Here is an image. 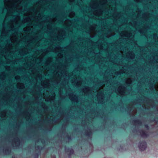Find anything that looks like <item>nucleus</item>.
Masks as SVG:
<instances>
[{
    "label": "nucleus",
    "instance_id": "09e8293b",
    "mask_svg": "<svg viewBox=\"0 0 158 158\" xmlns=\"http://www.w3.org/2000/svg\"><path fill=\"white\" fill-rule=\"evenodd\" d=\"M73 45V42H71L70 44L68 46H66L65 47V48H69L70 46H72Z\"/></svg>",
    "mask_w": 158,
    "mask_h": 158
},
{
    "label": "nucleus",
    "instance_id": "6e6552de",
    "mask_svg": "<svg viewBox=\"0 0 158 158\" xmlns=\"http://www.w3.org/2000/svg\"><path fill=\"white\" fill-rule=\"evenodd\" d=\"M29 51L27 48L24 47L20 49L19 54L21 56H24L29 53Z\"/></svg>",
    "mask_w": 158,
    "mask_h": 158
},
{
    "label": "nucleus",
    "instance_id": "338daca9",
    "mask_svg": "<svg viewBox=\"0 0 158 158\" xmlns=\"http://www.w3.org/2000/svg\"><path fill=\"white\" fill-rule=\"evenodd\" d=\"M135 2H142V0H134Z\"/></svg>",
    "mask_w": 158,
    "mask_h": 158
},
{
    "label": "nucleus",
    "instance_id": "37998d69",
    "mask_svg": "<svg viewBox=\"0 0 158 158\" xmlns=\"http://www.w3.org/2000/svg\"><path fill=\"white\" fill-rule=\"evenodd\" d=\"M138 31L142 35H144V31L143 29H140L138 30Z\"/></svg>",
    "mask_w": 158,
    "mask_h": 158
},
{
    "label": "nucleus",
    "instance_id": "79ce46f5",
    "mask_svg": "<svg viewBox=\"0 0 158 158\" xmlns=\"http://www.w3.org/2000/svg\"><path fill=\"white\" fill-rule=\"evenodd\" d=\"M86 135L87 136H90L92 135V133L91 131L89 130V131H87L85 133Z\"/></svg>",
    "mask_w": 158,
    "mask_h": 158
},
{
    "label": "nucleus",
    "instance_id": "a18cd8bd",
    "mask_svg": "<svg viewBox=\"0 0 158 158\" xmlns=\"http://www.w3.org/2000/svg\"><path fill=\"white\" fill-rule=\"evenodd\" d=\"M98 48L102 50H104V47L103 46L102 44V43L100 44H99L98 45Z\"/></svg>",
    "mask_w": 158,
    "mask_h": 158
},
{
    "label": "nucleus",
    "instance_id": "603ef678",
    "mask_svg": "<svg viewBox=\"0 0 158 158\" xmlns=\"http://www.w3.org/2000/svg\"><path fill=\"white\" fill-rule=\"evenodd\" d=\"M153 37L154 39L155 40H156L158 38V37L157 34H155L153 35Z\"/></svg>",
    "mask_w": 158,
    "mask_h": 158
},
{
    "label": "nucleus",
    "instance_id": "4be33fe9",
    "mask_svg": "<svg viewBox=\"0 0 158 158\" xmlns=\"http://www.w3.org/2000/svg\"><path fill=\"white\" fill-rule=\"evenodd\" d=\"M31 23H29L27 24V26L23 28V31H29L31 30Z\"/></svg>",
    "mask_w": 158,
    "mask_h": 158
},
{
    "label": "nucleus",
    "instance_id": "ddd939ff",
    "mask_svg": "<svg viewBox=\"0 0 158 158\" xmlns=\"http://www.w3.org/2000/svg\"><path fill=\"white\" fill-rule=\"evenodd\" d=\"M103 50L105 52H106L108 53L107 54V58L109 59L110 60V61L112 62L113 63H115V60H112L111 59V55L109 53V46H108L107 48H104V50ZM116 56L115 55L114 56V59H116Z\"/></svg>",
    "mask_w": 158,
    "mask_h": 158
},
{
    "label": "nucleus",
    "instance_id": "6ab92c4d",
    "mask_svg": "<svg viewBox=\"0 0 158 158\" xmlns=\"http://www.w3.org/2000/svg\"><path fill=\"white\" fill-rule=\"evenodd\" d=\"M105 35L106 37L109 38L111 36L114 35H115V33L114 32L112 31L111 29H109L108 32Z\"/></svg>",
    "mask_w": 158,
    "mask_h": 158
},
{
    "label": "nucleus",
    "instance_id": "c85d7f7f",
    "mask_svg": "<svg viewBox=\"0 0 158 158\" xmlns=\"http://www.w3.org/2000/svg\"><path fill=\"white\" fill-rule=\"evenodd\" d=\"M0 77L1 80H4L6 79V75L5 72H2L0 73Z\"/></svg>",
    "mask_w": 158,
    "mask_h": 158
},
{
    "label": "nucleus",
    "instance_id": "a211bd4d",
    "mask_svg": "<svg viewBox=\"0 0 158 158\" xmlns=\"http://www.w3.org/2000/svg\"><path fill=\"white\" fill-rule=\"evenodd\" d=\"M91 7L93 9H98V5L97 1H93L90 3Z\"/></svg>",
    "mask_w": 158,
    "mask_h": 158
},
{
    "label": "nucleus",
    "instance_id": "f257e3e1",
    "mask_svg": "<svg viewBox=\"0 0 158 158\" xmlns=\"http://www.w3.org/2000/svg\"><path fill=\"white\" fill-rule=\"evenodd\" d=\"M23 0H4L5 7L7 10V15L14 16L13 14L15 11L21 10L22 6L21 4Z\"/></svg>",
    "mask_w": 158,
    "mask_h": 158
},
{
    "label": "nucleus",
    "instance_id": "a19ab883",
    "mask_svg": "<svg viewBox=\"0 0 158 158\" xmlns=\"http://www.w3.org/2000/svg\"><path fill=\"white\" fill-rule=\"evenodd\" d=\"M75 13L74 11H72L69 14V17L70 18H72L75 16Z\"/></svg>",
    "mask_w": 158,
    "mask_h": 158
},
{
    "label": "nucleus",
    "instance_id": "8fccbe9b",
    "mask_svg": "<svg viewBox=\"0 0 158 158\" xmlns=\"http://www.w3.org/2000/svg\"><path fill=\"white\" fill-rule=\"evenodd\" d=\"M118 43L120 44H121L122 43V40L120 39H119L115 42V43L117 44Z\"/></svg>",
    "mask_w": 158,
    "mask_h": 158
},
{
    "label": "nucleus",
    "instance_id": "2f4dec72",
    "mask_svg": "<svg viewBox=\"0 0 158 158\" xmlns=\"http://www.w3.org/2000/svg\"><path fill=\"white\" fill-rule=\"evenodd\" d=\"M60 81V79H58L57 78H55L52 81V82L56 85H58Z\"/></svg>",
    "mask_w": 158,
    "mask_h": 158
},
{
    "label": "nucleus",
    "instance_id": "69168bd1",
    "mask_svg": "<svg viewBox=\"0 0 158 158\" xmlns=\"http://www.w3.org/2000/svg\"><path fill=\"white\" fill-rule=\"evenodd\" d=\"M49 52V51L48 49L45 52V53H44V52L43 53V55H44V56H45L46 54V53Z\"/></svg>",
    "mask_w": 158,
    "mask_h": 158
},
{
    "label": "nucleus",
    "instance_id": "f03ea898",
    "mask_svg": "<svg viewBox=\"0 0 158 158\" xmlns=\"http://www.w3.org/2000/svg\"><path fill=\"white\" fill-rule=\"evenodd\" d=\"M130 89L127 90L126 87L123 85H120L118 88L116 94L121 96L129 94L130 93Z\"/></svg>",
    "mask_w": 158,
    "mask_h": 158
},
{
    "label": "nucleus",
    "instance_id": "5701e85b",
    "mask_svg": "<svg viewBox=\"0 0 158 158\" xmlns=\"http://www.w3.org/2000/svg\"><path fill=\"white\" fill-rule=\"evenodd\" d=\"M149 15V14L148 12L143 13L142 15V18L147 21L148 19Z\"/></svg>",
    "mask_w": 158,
    "mask_h": 158
},
{
    "label": "nucleus",
    "instance_id": "2eb2a0df",
    "mask_svg": "<svg viewBox=\"0 0 158 158\" xmlns=\"http://www.w3.org/2000/svg\"><path fill=\"white\" fill-rule=\"evenodd\" d=\"M132 35V33L131 32H128L127 31H122L120 34V35L121 36H124L126 37L130 38L131 36Z\"/></svg>",
    "mask_w": 158,
    "mask_h": 158
},
{
    "label": "nucleus",
    "instance_id": "052dcab7",
    "mask_svg": "<svg viewBox=\"0 0 158 158\" xmlns=\"http://www.w3.org/2000/svg\"><path fill=\"white\" fill-rule=\"evenodd\" d=\"M115 74L116 75H121V73H120V72L119 71H116L115 73Z\"/></svg>",
    "mask_w": 158,
    "mask_h": 158
},
{
    "label": "nucleus",
    "instance_id": "ea45409f",
    "mask_svg": "<svg viewBox=\"0 0 158 158\" xmlns=\"http://www.w3.org/2000/svg\"><path fill=\"white\" fill-rule=\"evenodd\" d=\"M82 83V81L81 80H77V82L75 83L76 85L78 87L80 86Z\"/></svg>",
    "mask_w": 158,
    "mask_h": 158
},
{
    "label": "nucleus",
    "instance_id": "7c9ffc66",
    "mask_svg": "<svg viewBox=\"0 0 158 158\" xmlns=\"http://www.w3.org/2000/svg\"><path fill=\"white\" fill-rule=\"evenodd\" d=\"M36 35L34 36H32L31 38L33 40H39V41H41V39H40L39 38V36L38 33H36Z\"/></svg>",
    "mask_w": 158,
    "mask_h": 158
},
{
    "label": "nucleus",
    "instance_id": "9b49d317",
    "mask_svg": "<svg viewBox=\"0 0 158 158\" xmlns=\"http://www.w3.org/2000/svg\"><path fill=\"white\" fill-rule=\"evenodd\" d=\"M103 10L101 8L96 9L93 12L94 15L97 16H100L102 15Z\"/></svg>",
    "mask_w": 158,
    "mask_h": 158
},
{
    "label": "nucleus",
    "instance_id": "72a5a7b5",
    "mask_svg": "<svg viewBox=\"0 0 158 158\" xmlns=\"http://www.w3.org/2000/svg\"><path fill=\"white\" fill-rule=\"evenodd\" d=\"M0 116L2 118L6 117V112L5 110H3L0 114Z\"/></svg>",
    "mask_w": 158,
    "mask_h": 158
},
{
    "label": "nucleus",
    "instance_id": "e433bc0d",
    "mask_svg": "<svg viewBox=\"0 0 158 158\" xmlns=\"http://www.w3.org/2000/svg\"><path fill=\"white\" fill-rule=\"evenodd\" d=\"M133 81L131 78H129L126 80V83L127 84H131L132 81Z\"/></svg>",
    "mask_w": 158,
    "mask_h": 158
},
{
    "label": "nucleus",
    "instance_id": "0e129e2a",
    "mask_svg": "<svg viewBox=\"0 0 158 158\" xmlns=\"http://www.w3.org/2000/svg\"><path fill=\"white\" fill-rule=\"evenodd\" d=\"M51 99L50 98H46L45 99V101L46 102H51Z\"/></svg>",
    "mask_w": 158,
    "mask_h": 158
},
{
    "label": "nucleus",
    "instance_id": "864d4df0",
    "mask_svg": "<svg viewBox=\"0 0 158 158\" xmlns=\"http://www.w3.org/2000/svg\"><path fill=\"white\" fill-rule=\"evenodd\" d=\"M5 69L8 71H10V67L9 66H6L5 67Z\"/></svg>",
    "mask_w": 158,
    "mask_h": 158
},
{
    "label": "nucleus",
    "instance_id": "c03bdc74",
    "mask_svg": "<svg viewBox=\"0 0 158 158\" xmlns=\"http://www.w3.org/2000/svg\"><path fill=\"white\" fill-rule=\"evenodd\" d=\"M107 3V0H101V4L104 5L106 4Z\"/></svg>",
    "mask_w": 158,
    "mask_h": 158
},
{
    "label": "nucleus",
    "instance_id": "39448f33",
    "mask_svg": "<svg viewBox=\"0 0 158 158\" xmlns=\"http://www.w3.org/2000/svg\"><path fill=\"white\" fill-rule=\"evenodd\" d=\"M13 47V44L12 43H7L6 47L4 48L2 51L3 52L6 54L9 52L10 50L12 49Z\"/></svg>",
    "mask_w": 158,
    "mask_h": 158
},
{
    "label": "nucleus",
    "instance_id": "412c9836",
    "mask_svg": "<svg viewBox=\"0 0 158 158\" xmlns=\"http://www.w3.org/2000/svg\"><path fill=\"white\" fill-rule=\"evenodd\" d=\"M139 132L141 136L143 138L146 137L148 135L147 132L144 131L143 130H140Z\"/></svg>",
    "mask_w": 158,
    "mask_h": 158
},
{
    "label": "nucleus",
    "instance_id": "774afa93",
    "mask_svg": "<svg viewBox=\"0 0 158 158\" xmlns=\"http://www.w3.org/2000/svg\"><path fill=\"white\" fill-rule=\"evenodd\" d=\"M32 41H33V40H32V39L31 38V39H30L29 40L27 41V43L29 44V43H31Z\"/></svg>",
    "mask_w": 158,
    "mask_h": 158
},
{
    "label": "nucleus",
    "instance_id": "7ed1b4c3",
    "mask_svg": "<svg viewBox=\"0 0 158 158\" xmlns=\"http://www.w3.org/2000/svg\"><path fill=\"white\" fill-rule=\"evenodd\" d=\"M9 24L10 25V29L9 30V31H15V33H13L12 34V35L13 36H14V38L16 40L17 38L16 37V35L17 33V32L18 31V28H16L15 27V25H14V23H13L10 22L9 23Z\"/></svg>",
    "mask_w": 158,
    "mask_h": 158
},
{
    "label": "nucleus",
    "instance_id": "9d476101",
    "mask_svg": "<svg viewBox=\"0 0 158 158\" xmlns=\"http://www.w3.org/2000/svg\"><path fill=\"white\" fill-rule=\"evenodd\" d=\"M3 28L1 33V36L6 37L7 36L8 33L10 32L9 30H6L5 27V23L3 22L2 24Z\"/></svg>",
    "mask_w": 158,
    "mask_h": 158
},
{
    "label": "nucleus",
    "instance_id": "0eeeda50",
    "mask_svg": "<svg viewBox=\"0 0 158 158\" xmlns=\"http://www.w3.org/2000/svg\"><path fill=\"white\" fill-rule=\"evenodd\" d=\"M12 143L14 147L18 148L20 144V140L19 138L18 137L14 138L12 140Z\"/></svg>",
    "mask_w": 158,
    "mask_h": 158
},
{
    "label": "nucleus",
    "instance_id": "20e7f679",
    "mask_svg": "<svg viewBox=\"0 0 158 158\" xmlns=\"http://www.w3.org/2000/svg\"><path fill=\"white\" fill-rule=\"evenodd\" d=\"M98 101L99 103H103L104 100V96L103 92L98 93L97 94Z\"/></svg>",
    "mask_w": 158,
    "mask_h": 158
},
{
    "label": "nucleus",
    "instance_id": "423d86ee",
    "mask_svg": "<svg viewBox=\"0 0 158 158\" xmlns=\"http://www.w3.org/2000/svg\"><path fill=\"white\" fill-rule=\"evenodd\" d=\"M68 96L69 99L72 102L77 103L78 102V98L76 95L72 93H70L69 94Z\"/></svg>",
    "mask_w": 158,
    "mask_h": 158
},
{
    "label": "nucleus",
    "instance_id": "4468645a",
    "mask_svg": "<svg viewBox=\"0 0 158 158\" xmlns=\"http://www.w3.org/2000/svg\"><path fill=\"white\" fill-rule=\"evenodd\" d=\"M15 16V18L11 19L10 21L13 23H15L16 25H17L20 19V17L19 15H17Z\"/></svg>",
    "mask_w": 158,
    "mask_h": 158
},
{
    "label": "nucleus",
    "instance_id": "dca6fc26",
    "mask_svg": "<svg viewBox=\"0 0 158 158\" xmlns=\"http://www.w3.org/2000/svg\"><path fill=\"white\" fill-rule=\"evenodd\" d=\"M51 47H52L51 46H49L48 47V49L50 48L51 50L50 51L53 52H54L57 53V52H59L58 50H63V48L62 47H61L60 46V45H59V46L56 47L54 49L51 48H50Z\"/></svg>",
    "mask_w": 158,
    "mask_h": 158
},
{
    "label": "nucleus",
    "instance_id": "f8f14e48",
    "mask_svg": "<svg viewBox=\"0 0 158 158\" xmlns=\"http://www.w3.org/2000/svg\"><path fill=\"white\" fill-rule=\"evenodd\" d=\"M126 57L128 59L133 60L135 58V54L133 51H128L127 52Z\"/></svg>",
    "mask_w": 158,
    "mask_h": 158
},
{
    "label": "nucleus",
    "instance_id": "4d7b16f0",
    "mask_svg": "<svg viewBox=\"0 0 158 158\" xmlns=\"http://www.w3.org/2000/svg\"><path fill=\"white\" fill-rule=\"evenodd\" d=\"M153 58L155 59L156 61H158V55L156 54L153 57Z\"/></svg>",
    "mask_w": 158,
    "mask_h": 158
},
{
    "label": "nucleus",
    "instance_id": "bf43d9fd",
    "mask_svg": "<svg viewBox=\"0 0 158 158\" xmlns=\"http://www.w3.org/2000/svg\"><path fill=\"white\" fill-rule=\"evenodd\" d=\"M41 85L42 86H44L45 88H46V85L45 82V80L41 82Z\"/></svg>",
    "mask_w": 158,
    "mask_h": 158
},
{
    "label": "nucleus",
    "instance_id": "aec40b11",
    "mask_svg": "<svg viewBox=\"0 0 158 158\" xmlns=\"http://www.w3.org/2000/svg\"><path fill=\"white\" fill-rule=\"evenodd\" d=\"M53 61L52 57H48L45 63V65L46 66H49Z\"/></svg>",
    "mask_w": 158,
    "mask_h": 158
},
{
    "label": "nucleus",
    "instance_id": "c9c22d12",
    "mask_svg": "<svg viewBox=\"0 0 158 158\" xmlns=\"http://www.w3.org/2000/svg\"><path fill=\"white\" fill-rule=\"evenodd\" d=\"M45 82L46 88L49 87L50 86V80L48 79L45 80Z\"/></svg>",
    "mask_w": 158,
    "mask_h": 158
},
{
    "label": "nucleus",
    "instance_id": "f704fd0d",
    "mask_svg": "<svg viewBox=\"0 0 158 158\" xmlns=\"http://www.w3.org/2000/svg\"><path fill=\"white\" fill-rule=\"evenodd\" d=\"M97 25L96 24H93L90 26V29L91 31H94L96 28Z\"/></svg>",
    "mask_w": 158,
    "mask_h": 158
},
{
    "label": "nucleus",
    "instance_id": "6e6d98bb",
    "mask_svg": "<svg viewBox=\"0 0 158 158\" xmlns=\"http://www.w3.org/2000/svg\"><path fill=\"white\" fill-rule=\"evenodd\" d=\"M58 56H59V58L60 59H61L63 56L62 54L61 53H59Z\"/></svg>",
    "mask_w": 158,
    "mask_h": 158
},
{
    "label": "nucleus",
    "instance_id": "e2e57ef3",
    "mask_svg": "<svg viewBox=\"0 0 158 158\" xmlns=\"http://www.w3.org/2000/svg\"><path fill=\"white\" fill-rule=\"evenodd\" d=\"M19 60V59L16 58L13 60V61L15 62H18Z\"/></svg>",
    "mask_w": 158,
    "mask_h": 158
},
{
    "label": "nucleus",
    "instance_id": "f3484780",
    "mask_svg": "<svg viewBox=\"0 0 158 158\" xmlns=\"http://www.w3.org/2000/svg\"><path fill=\"white\" fill-rule=\"evenodd\" d=\"M139 147L141 150L143 151L145 150L147 147L146 142L143 141L140 143L139 145Z\"/></svg>",
    "mask_w": 158,
    "mask_h": 158
},
{
    "label": "nucleus",
    "instance_id": "58836bf2",
    "mask_svg": "<svg viewBox=\"0 0 158 158\" xmlns=\"http://www.w3.org/2000/svg\"><path fill=\"white\" fill-rule=\"evenodd\" d=\"M150 88V90H153L154 89H155L158 91V86L157 87L155 85H152L151 86Z\"/></svg>",
    "mask_w": 158,
    "mask_h": 158
},
{
    "label": "nucleus",
    "instance_id": "49530a36",
    "mask_svg": "<svg viewBox=\"0 0 158 158\" xmlns=\"http://www.w3.org/2000/svg\"><path fill=\"white\" fill-rule=\"evenodd\" d=\"M41 106L45 110L47 109L48 108L47 106L44 103H42V104Z\"/></svg>",
    "mask_w": 158,
    "mask_h": 158
},
{
    "label": "nucleus",
    "instance_id": "680f3d73",
    "mask_svg": "<svg viewBox=\"0 0 158 158\" xmlns=\"http://www.w3.org/2000/svg\"><path fill=\"white\" fill-rule=\"evenodd\" d=\"M133 25L134 27H135L137 26V22L136 21H134L133 22Z\"/></svg>",
    "mask_w": 158,
    "mask_h": 158
},
{
    "label": "nucleus",
    "instance_id": "bb28decb",
    "mask_svg": "<svg viewBox=\"0 0 158 158\" xmlns=\"http://www.w3.org/2000/svg\"><path fill=\"white\" fill-rule=\"evenodd\" d=\"M64 23L67 27H69L71 25L72 22L71 20L69 19H66L64 22Z\"/></svg>",
    "mask_w": 158,
    "mask_h": 158
},
{
    "label": "nucleus",
    "instance_id": "473e14b6",
    "mask_svg": "<svg viewBox=\"0 0 158 158\" xmlns=\"http://www.w3.org/2000/svg\"><path fill=\"white\" fill-rule=\"evenodd\" d=\"M65 151L66 152H69V154L73 153V149L71 148H67L66 147L65 148Z\"/></svg>",
    "mask_w": 158,
    "mask_h": 158
},
{
    "label": "nucleus",
    "instance_id": "1a4fd4ad",
    "mask_svg": "<svg viewBox=\"0 0 158 158\" xmlns=\"http://www.w3.org/2000/svg\"><path fill=\"white\" fill-rule=\"evenodd\" d=\"M82 92L85 95L88 96L89 92L91 91V88L89 86H85L84 88L81 89Z\"/></svg>",
    "mask_w": 158,
    "mask_h": 158
},
{
    "label": "nucleus",
    "instance_id": "393cba45",
    "mask_svg": "<svg viewBox=\"0 0 158 158\" xmlns=\"http://www.w3.org/2000/svg\"><path fill=\"white\" fill-rule=\"evenodd\" d=\"M17 87L19 89H23L25 88V85L24 83L19 82L17 84Z\"/></svg>",
    "mask_w": 158,
    "mask_h": 158
},
{
    "label": "nucleus",
    "instance_id": "4c0bfd02",
    "mask_svg": "<svg viewBox=\"0 0 158 158\" xmlns=\"http://www.w3.org/2000/svg\"><path fill=\"white\" fill-rule=\"evenodd\" d=\"M64 73V74L66 75V77H68V78L67 79V81H68L69 79V75H67V73L66 71L65 70V69H63L60 73L61 74H63V73Z\"/></svg>",
    "mask_w": 158,
    "mask_h": 158
},
{
    "label": "nucleus",
    "instance_id": "5fc2aeb1",
    "mask_svg": "<svg viewBox=\"0 0 158 158\" xmlns=\"http://www.w3.org/2000/svg\"><path fill=\"white\" fill-rule=\"evenodd\" d=\"M121 74L125 73V70L123 69H121L119 70Z\"/></svg>",
    "mask_w": 158,
    "mask_h": 158
},
{
    "label": "nucleus",
    "instance_id": "a878e982",
    "mask_svg": "<svg viewBox=\"0 0 158 158\" xmlns=\"http://www.w3.org/2000/svg\"><path fill=\"white\" fill-rule=\"evenodd\" d=\"M31 20V19L30 17H27L23 18L22 21V22L24 23H27L30 22Z\"/></svg>",
    "mask_w": 158,
    "mask_h": 158
},
{
    "label": "nucleus",
    "instance_id": "13d9d810",
    "mask_svg": "<svg viewBox=\"0 0 158 158\" xmlns=\"http://www.w3.org/2000/svg\"><path fill=\"white\" fill-rule=\"evenodd\" d=\"M110 70L109 69H107L105 72V73H106L107 76H108L110 74H109V72H110Z\"/></svg>",
    "mask_w": 158,
    "mask_h": 158
},
{
    "label": "nucleus",
    "instance_id": "c756f323",
    "mask_svg": "<svg viewBox=\"0 0 158 158\" xmlns=\"http://www.w3.org/2000/svg\"><path fill=\"white\" fill-rule=\"evenodd\" d=\"M134 124L135 126H140L142 124V122L140 120H136L134 121Z\"/></svg>",
    "mask_w": 158,
    "mask_h": 158
},
{
    "label": "nucleus",
    "instance_id": "3c124183",
    "mask_svg": "<svg viewBox=\"0 0 158 158\" xmlns=\"http://www.w3.org/2000/svg\"><path fill=\"white\" fill-rule=\"evenodd\" d=\"M20 78V77L19 75H16L15 77V79L17 80H19Z\"/></svg>",
    "mask_w": 158,
    "mask_h": 158
},
{
    "label": "nucleus",
    "instance_id": "b1692460",
    "mask_svg": "<svg viewBox=\"0 0 158 158\" xmlns=\"http://www.w3.org/2000/svg\"><path fill=\"white\" fill-rule=\"evenodd\" d=\"M120 13H117L116 14H114L113 15V18L114 20L117 21V20L120 18Z\"/></svg>",
    "mask_w": 158,
    "mask_h": 158
},
{
    "label": "nucleus",
    "instance_id": "de8ad7c7",
    "mask_svg": "<svg viewBox=\"0 0 158 158\" xmlns=\"http://www.w3.org/2000/svg\"><path fill=\"white\" fill-rule=\"evenodd\" d=\"M47 28L48 30H51L52 29V26L50 24H48L47 25Z\"/></svg>",
    "mask_w": 158,
    "mask_h": 158
},
{
    "label": "nucleus",
    "instance_id": "cd10ccee",
    "mask_svg": "<svg viewBox=\"0 0 158 158\" xmlns=\"http://www.w3.org/2000/svg\"><path fill=\"white\" fill-rule=\"evenodd\" d=\"M60 31L61 32V33H59V35L61 36H66V33L65 30L63 28H61L60 29Z\"/></svg>",
    "mask_w": 158,
    "mask_h": 158
}]
</instances>
